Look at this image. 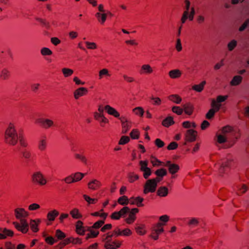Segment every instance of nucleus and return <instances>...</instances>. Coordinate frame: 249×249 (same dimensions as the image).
I'll return each instance as SVG.
<instances>
[{"label": "nucleus", "instance_id": "3", "mask_svg": "<svg viewBox=\"0 0 249 249\" xmlns=\"http://www.w3.org/2000/svg\"><path fill=\"white\" fill-rule=\"evenodd\" d=\"M15 216L17 219H20V223L14 222L13 225L15 228L22 233H26L29 230V224L23 218L27 217L29 213L23 208H17L15 210Z\"/></svg>", "mask_w": 249, "mask_h": 249}, {"label": "nucleus", "instance_id": "22", "mask_svg": "<svg viewBox=\"0 0 249 249\" xmlns=\"http://www.w3.org/2000/svg\"><path fill=\"white\" fill-rule=\"evenodd\" d=\"M243 78L240 75H235L233 77L230 82V85L231 86H237L240 85L242 81Z\"/></svg>", "mask_w": 249, "mask_h": 249}, {"label": "nucleus", "instance_id": "36", "mask_svg": "<svg viewBox=\"0 0 249 249\" xmlns=\"http://www.w3.org/2000/svg\"><path fill=\"white\" fill-rule=\"evenodd\" d=\"M47 146V142L45 140L41 139L38 141V148L41 151L45 150Z\"/></svg>", "mask_w": 249, "mask_h": 249}, {"label": "nucleus", "instance_id": "34", "mask_svg": "<svg viewBox=\"0 0 249 249\" xmlns=\"http://www.w3.org/2000/svg\"><path fill=\"white\" fill-rule=\"evenodd\" d=\"M62 72L65 77H68L72 75L73 71L70 68H64L62 69Z\"/></svg>", "mask_w": 249, "mask_h": 249}, {"label": "nucleus", "instance_id": "24", "mask_svg": "<svg viewBox=\"0 0 249 249\" xmlns=\"http://www.w3.org/2000/svg\"><path fill=\"white\" fill-rule=\"evenodd\" d=\"M183 107V110L186 114L190 115L192 114L194 110V107L192 105L188 103L184 105Z\"/></svg>", "mask_w": 249, "mask_h": 249}, {"label": "nucleus", "instance_id": "11", "mask_svg": "<svg viewBox=\"0 0 249 249\" xmlns=\"http://www.w3.org/2000/svg\"><path fill=\"white\" fill-rule=\"evenodd\" d=\"M141 73L144 74H151L153 73L154 69L149 64H144L141 67Z\"/></svg>", "mask_w": 249, "mask_h": 249}, {"label": "nucleus", "instance_id": "38", "mask_svg": "<svg viewBox=\"0 0 249 249\" xmlns=\"http://www.w3.org/2000/svg\"><path fill=\"white\" fill-rule=\"evenodd\" d=\"M128 178L129 182L132 183L135 180L138 179L139 176L137 174H135L133 172H131L128 174Z\"/></svg>", "mask_w": 249, "mask_h": 249}, {"label": "nucleus", "instance_id": "8", "mask_svg": "<svg viewBox=\"0 0 249 249\" xmlns=\"http://www.w3.org/2000/svg\"><path fill=\"white\" fill-rule=\"evenodd\" d=\"M88 92L87 88L85 87H80L76 89L73 93L74 98L78 100L80 97L84 96Z\"/></svg>", "mask_w": 249, "mask_h": 249}, {"label": "nucleus", "instance_id": "50", "mask_svg": "<svg viewBox=\"0 0 249 249\" xmlns=\"http://www.w3.org/2000/svg\"><path fill=\"white\" fill-rule=\"evenodd\" d=\"M120 216L124 217L125 215L130 212V209L128 207H124L120 211L118 212Z\"/></svg>", "mask_w": 249, "mask_h": 249}, {"label": "nucleus", "instance_id": "30", "mask_svg": "<svg viewBox=\"0 0 249 249\" xmlns=\"http://www.w3.org/2000/svg\"><path fill=\"white\" fill-rule=\"evenodd\" d=\"M237 46V41L235 39H232L227 44V49L229 52L232 51Z\"/></svg>", "mask_w": 249, "mask_h": 249}, {"label": "nucleus", "instance_id": "49", "mask_svg": "<svg viewBox=\"0 0 249 249\" xmlns=\"http://www.w3.org/2000/svg\"><path fill=\"white\" fill-rule=\"evenodd\" d=\"M172 110L174 113L178 115H181L183 112V109L178 106H174L172 108Z\"/></svg>", "mask_w": 249, "mask_h": 249}, {"label": "nucleus", "instance_id": "20", "mask_svg": "<svg viewBox=\"0 0 249 249\" xmlns=\"http://www.w3.org/2000/svg\"><path fill=\"white\" fill-rule=\"evenodd\" d=\"M101 184L99 181L97 179H93L89 182L88 186L89 189L95 190L97 189Z\"/></svg>", "mask_w": 249, "mask_h": 249}, {"label": "nucleus", "instance_id": "47", "mask_svg": "<svg viewBox=\"0 0 249 249\" xmlns=\"http://www.w3.org/2000/svg\"><path fill=\"white\" fill-rule=\"evenodd\" d=\"M105 223V219L100 220L96 222L92 227V229H97L100 228Z\"/></svg>", "mask_w": 249, "mask_h": 249}, {"label": "nucleus", "instance_id": "5", "mask_svg": "<svg viewBox=\"0 0 249 249\" xmlns=\"http://www.w3.org/2000/svg\"><path fill=\"white\" fill-rule=\"evenodd\" d=\"M148 163L147 160H141L139 162L140 170L143 173V176L145 179H147L152 174L151 170L147 166Z\"/></svg>", "mask_w": 249, "mask_h": 249}, {"label": "nucleus", "instance_id": "60", "mask_svg": "<svg viewBox=\"0 0 249 249\" xmlns=\"http://www.w3.org/2000/svg\"><path fill=\"white\" fill-rule=\"evenodd\" d=\"M45 241L47 243L51 245H53L54 243L57 241V240L54 239V238H53L52 236L47 237L45 238Z\"/></svg>", "mask_w": 249, "mask_h": 249}, {"label": "nucleus", "instance_id": "21", "mask_svg": "<svg viewBox=\"0 0 249 249\" xmlns=\"http://www.w3.org/2000/svg\"><path fill=\"white\" fill-rule=\"evenodd\" d=\"M132 113L136 116L142 118L144 113V109L141 107H137L132 110Z\"/></svg>", "mask_w": 249, "mask_h": 249}, {"label": "nucleus", "instance_id": "29", "mask_svg": "<svg viewBox=\"0 0 249 249\" xmlns=\"http://www.w3.org/2000/svg\"><path fill=\"white\" fill-rule=\"evenodd\" d=\"M38 124H52L54 123L52 120L49 118H40L38 119L36 122Z\"/></svg>", "mask_w": 249, "mask_h": 249}, {"label": "nucleus", "instance_id": "62", "mask_svg": "<svg viewBox=\"0 0 249 249\" xmlns=\"http://www.w3.org/2000/svg\"><path fill=\"white\" fill-rule=\"evenodd\" d=\"M73 81L76 85H84L85 83L82 81L77 76H74L73 78Z\"/></svg>", "mask_w": 249, "mask_h": 249}, {"label": "nucleus", "instance_id": "48", "mask_svg": "<svg viewBox=\"0 0 249 249\" xmlns=\"http://www.w3.org/2000/svg\"><path fill=\"white\" fill-rule=\"evenodd\" d=\"M195 13L196 12L194 7H191L190 11L187 12V14L188 15V18L190 21L193 20Z\"/></svg>", "mask_w": 249, "mask_h": 249}, {"label": "nucleus", "instance_id": "64", "mask_svg": "<svg viewBox=\"0 0 249 249\" xmlns=\"http://www.w3.org/2000/svg\"><path fill=\"white\" fill-rule=\"evenodd\" d=\"M249 25V19H247L239 27V30L240 32L243 31Z\"/></svg>", "mask_w": 249, "mask_h": 249}, {"label": "nucleus", "instance_id": "19", "mask_svg": "<svg viewBox=\"0 0 249 249\" xmlns=\"http://www.w3.org/2000/svg\"><path fill=\"white\" fill-rule=\"evenodd\" d=\"M76 228L77 232L81 235L84 234L85 231H87V228L83 226V222L81 221H78L76 225Z\"/></svg>", "mask_w": 249, "mask_h": 249}, {"label": "nucleus", "instance_id": "7", "mask_svg": "<svg viewBox=\"0 0 249 249\" xmlns=\"http://www.w3.org/2000/svg\"><path fill=\"white\" fill-rule=\"evenodd\" d=\"M211 106L212 108L210 109L206 114V118L209 119L212 118L214 115L215 113L218 111L219 109V106L215 102V100H212Z\"/></svg>", "mask_w": 249, "mask_h": 249}, {"label": "nucleus", "instance_id": "51", "mask_svg": "<svg viewBox=\"0 0 249 249\" xmlns=\"http://www.w3.org/2000/svg\"><path fill=\"white\" fill-rule=\"evenodd\" d=\"M74 156L76 159L80 160L85 164H87V159L85 156L79 154H75Z\"/></svg>", "mask_w": 249, "mask_h": 249}, {"label": "nucleus", "instance_id": "40", "mask_svg": "<svg viewBox=\"0 0 249 249\" xmlns=\"http://www.w3.org/2000/svg\"><path fill=\"white\" fill-rule=\"evenodd\" d=\"M21 154H22V156L25 159L28 160H31V157H32V154L30 151H29L27 149H24V150H23L22 151H21Z\"/></svg>", "mask_w": 249, "mask_h": 249}, {"label": "nucleus", "instance_id": "15", "mask_svg": "<svg viewBox=\"0 0 249 249\" xmlns=\"http://www.w3.org/2000/svg\"><path fill=\"white\" fill-rule=\"evenodd\" d=\"M182 74V71L179 69H173L168 72L169 76L171 79H178Z\"/></svg>", "mask_w": 249, "mask_h": 249}, {"label": "nucleus", "instance_id": "27", "mask_svg": "<svg viewBox=\"0 0 249 249\" xmlns=\"http://www.w3.org/2000/svg\"><path fill=\"white\" fill-rule=\"evenodd\" d=\"M40 222V220L39 219L31 220L30 225L31 229L34 232H36L38 231L37 226L38 223H39Z\"/></svg>", "mask_w": 249, "mask_h": 249}, {"label": "nucleus", "instance_id": "41", "mask_svg": "<svg viewBox=\"0 0 249 249\" xmlns=\"http://www.w3.org/2000/svg\"><path fill=\"white\" fill-rule=\"evenodd\" d=\"M41 54L42 55H51L52 54V51L48 48L44 47L42 48L40 50Z\"/></svg>", "mask_w": 249, "mask_h": 249}, {"label": "nucleus", "instance_id": "58", "mask_svg": "<svg viewBox=\"0 0 249 249\" xmlns=\"http://www.w3.org/2000/svg\"><path fill=\"white\" fill-rule=\"evenodd\" d=\"M199 223V222L196 218H192L189 222H188V225L190 226H192V227L196 226Z\"/></svg>", "mask_w": 249, "mask_h": 249}, {"label": "nucleus", "instance_id": "10", "mask_svg": "<svg viewBox=\"0 0 249 249\" xmlns=\"http://www.w3.org/2000/svg\"><path fill=\"white\" fill-rule=\"evenodd\" d=\"M164 166L168 168L169 172L172 175L177 173L179 169V167L178 165L172 163L169 160L166 162Z\"/></svg>", "mask_w": 249, "mask_h": 249}, {"label": "nucleus", "instance_id": "12", "mask_svg": "<svg viewBox=\"0 0 249 249\" xmlns=\"http://www.w3.org/2000/svg\"><path fill=\"white\" fill-rule=\"evenodd\" d=\"M120 245L117 241L111 242V240H107L105 243L104 247L107 249H116L120 247Z\"/></svg>", "mask_w": 249, "mask_h": 249}, {"label": "nucleus", "instance_id": "25", "mask_svg": "<svg viewBox=\"0 0 249 249\" xmlns=\"http://www.w3.org/2000/svg\"><path fill=\"white\" fill-rule=\"evenodd\" d=\"M168 194V189L166 187L162 186L160 187L157 191V195L160 196L165 197Z\"/></svg>", "mask_w": 249, "mask_h": 249}, {"label": "nucleus", "instance_id": "16", "mask_svg": "<svg viewBox=\"0 0 249 249\" xmlns=\"http://www.w3.org/2000/svg\"><path fill=\"white\" fill-rule=\"evenodd\" d=\"M95 16L98 22L101 24H103L107 19V13L105 12L103 13L97 12Z\"/></svg>", "mask_w": 249, "mask_h": 249}, {"label": "nucleus", "instance_id": "18", "mask_svg": "<svg viewBox=\"0 0 249 249\" xmlns=\"http://www.w3.org/2000/svg\"><path fill=\"white\" fill-rule=\"evenodd\" d=\"M196 132L193 129H189L187 130L186 137L187 141L189 142H193L196 140Z\"/></svg>", "mask_w": 249, "mask_h": 249}, {"label": "nucleus", "instance_id": "23", "mask_svg": "<svg viewBox=\"0 0 249 249\" xmlns=\"http://www.w3.org/2000/svg\"><path fill=\"white\" fill-rule=\"evenodd\" d=\"M168 99L173 103L179 104L182 101L181 97L178 94H172L168 96Z\"/></svg>", "mask_w": 249, "mask_h": 249}, {"label": "nucleus", "instance_id": "37", "mask_svg": "<svg viewBox=\"0 0 249 249\" xmlns=\"http://www.w3.org/2000/svg\"><path fill=\"white\" fill-rule=\"evenodd\" d=\"M118 202L122 205H126L129 203V200L126 196H123L119 198Z\"/></svg>", "mask_w": 249, "mask_h": 249}, {"label": "nucleus", "instance_id": "42", "mask_svg": "<svg viewBox=\"0 0 249 249\" xmlns=\"http://www.w3.org/2000/svg\"><path fill=\"white\" fill-rule=\"evenodd\" d=\"M228 97V95L218 96L217 97L216 100H215V102L219 105V108H220V106H221V105L220 104V103L224 102L227 99Z\"/></svg>", "mask_w": 249, "mask_h": 249}, {"label": "nucleus", "instance_id": "57", "mask_svg": "<svg viewBox=\"0 0 249 249\" xmlns=\"http://www.w3.org/2000/svg\"><path fill=\"white\" fill-rule=\"evenodd\" d=\"M135 203L137 205L138 207H141L143 205L142 203V201H143V198L140 197L138 196L136 198H134Z\"/></svg>", "mask_w": 249, "mask_h": 249}, {"label": "nucleus", "instance_id": "9", "mask_svg": "<svg viewBox=\"0 0 249 249\" xmlns=\"http://www.w3.org/2000/svg\"><path fill=\"white\" fill-rule=\"evenodd\" d=\"M105 110L108 114L111 115L115 118H119L120 116V113L115 108L109 105H106L105 106Z\"/></svg>", "mask_w": 249, "mask_h": 249}, {"label": "nucleus", "instance_id": "45", "mask_svg": "<svg viewBox=\"0 0 249 249\" xmlns=\"http://www.w3.org/2000/svg\"><path fill=\"white\" fill-rule=\"evenodd\" d=\"M86 174L81 173L80 172H77L74 174V182L78 181L82 179V178L85 176Z\"/></svg>", "mask_w": 249, "mask_h": 249}, {"label": "nucleus", "instance_id": "17", "mask_svg": "<svg viewBox=\"0 0 249 249\" xmlns=\"http://www.w3.org/2000/svg\"><path fill=\"white\" fill-rule=\"evenodd\" d=\"M111 74L108 69L104 68L100 70L98 72V79L102 80L105 78H108L110 77Z\"/></svg>", "mask_w": 249, "mask_h": 249}, {"label": "nucleus", "instance_id": "14", "mask_svg": "<svg viewBox=\"0 0 249 249\" xmlns=\"http://www.w3.org/2000/svg\"><path fill=\"white\" fill-rule=\"evenodd\" d=\"M14 232L11 230L0 228V239H5L7 236H12Z\"/></svg>", "mask_w": 249, "mask_h": 249}, {"label": "nucleus", "instance_id": "4", "mask_svg": "<svg viewBox=\"0 0 249 249\" xmlns=\"http://www.w3.org/2000/svg\"><path fill=\"white\" fill-rule=\"evenodd\" d=\"M157 186V185L155 179H148L144 185L143 193L147 194L149 192H155Z\"/></svg>", "mask_w": 249, "mask_h": 249}, {"label": "nucleus", "instance_id": "32", "mask_svg": "<svg viewBox=\"0 0 249 249\" xmlns=\"http://www.w3.org/2000/svg\"><path fill=\"white\" fill-rule=\"evenodd\" d=\"M87 230L89 231V233L88 234L87 238L96 237L99 233L98 231L93 230L92 228L91 227H87Z\"/></svg>", "mask_w": 249, "mask_h": 249}, {"label": "nucleus", "instance_id": "63", "mask_svg": "<svg viewBox=\"0 0 249 249\" xmlns=\"http://www.w3.org/2000/svg\"><path fill=\"white\" fill-rule=\"evenodd\" d=\"M151 99L153 101V105L156 106H159L161 104V101L159 97H151Z\"/></svg>", "mask_w": 249, "mask_h": 249}, {"label": "nucleus", "instance_id": "61", "mask_svg": "<svg viewBox=\"0 0 249 249\" xmlns=\"http://www.w3.org/2000/svg\"><path fill=\"white\" fill-rule=\"evenodd\" d=\"M135 216L134 214L129 213L128 217L126 218L125 221L128 224H131L135 220Z\"/></svg>", "mask_w": 249, "mask_h": 249}, {"label": "nucleus", "instance_id": "13", "mask_svg": "<svg viewBox=\"0 0 249 249\" xmlns=\"http://www.w3.org/2000/svg\"><path fill=\"white\" fill-rule=\"evenodd\" d=\"M231 161L228 159L224 160L221 163H219V172L220 174L224 173L227 171L230 166Z\"/></svg>", "mask_w": 249, "mask_h": 249}, {"label": "nucleus", "instance_id": "52", "mask_svg": "<svg viewBox=\"0 0 249 249\" xmlns=\"http://www.w3.org/2000/svg\"><path fill=\"white\" fill-rule=\"evenodd\" d=\"M139 134V132L137 129H133L130 133V137L133 139H138Z\"/></svg>", "mask_w": 249, "mask_h": 249}, {"label": "nucleus", "instance_id": "2", "mask_svg": "<svg viewBox=\"0 0 249 249\" xmlns=\"http://www.w3.org/2000/svg\"><path fill=\"white\" fill-rule=\"evenodd\" d=\"M18 139L21 146L23 147L27 146V143L22 139L20 133L19 134V137H18L17 131L14 125H9L5 132V141L6 143L15 145L17 143Z\"/></svg>", "mask_w": 249, "mask_h": 249}, {"label": "nucleus", "instance_id": "53", "mask_svg": "<svg viewBox=\"0 0 249 249\" xmlns=\"http://www.w3.org/2000/svg\"><path fill=\"white\" fill-rule=\"evenodd\" d=\"M174 123L173 117L169 116L163 121L162 124H172Z\"/></svg>", "mask_w": 249, "mask_h": 249}, {"label": "nucleus", "instance_id": "39", "mask_svg": "<svg viewBox=\"0 0 249 249\" xmlns=\"http://www.w3.org/2000/svg\"><path fill=\"white\" fill-rule=\"evenodd\" d=\"M155 174L157 176V177L162 178L164 176L167 175V172L165 169L161 168L156 170Z\"/></svg>", "mask_w": 249, "mask_h": 249}, {"label": "nucleus", "instance_id": "6", "mask_svg": "<svg viewBox=\"0 0 249 249\" xmlns=\"http://www.w3.org/2000/svg\"><path fill=\"white\" fill-rule=\"evenodd\" d=\"M32 181L38 183L41 185H44L46 183V180L43 175L40 172H36L32 176Z\"/></svg>", "mask_w": 249, "mask_h": 249}, {"label": "nucleus", "instance_id": "35", "mask_svg": "<svg viewBox=\"0 0 249 249\" xmlns=\"http://www.w3.org/2000/svg\"><path fill=\"white\" fill-rule=\"evenodd\" d=\"M9 75L10 72L8 70L6 69H3L1 70L0 74V77L1 79L3 80H6L8 79Z\"/></svg>", "mask_w": 249, "mask_h": 249}, {"label": "nucleus", "instance_id": "33", "mask_svg": "<svg viewBox=\"0 0 249 249\" xmlns=\"http://www.w3.org/2000/svg\"><path fill=\"white\" fill-rule=\"evenodd\" d=\"M85 43L88 50H96L98 48V46L95 42L86 41Z\"/></svg>", "mask_w": 249, "mask_h": 249}, {"label": "nucleus", "instance_id": "31", "mask_svg": "<svg viewBox=\"0 0 249 249\" xmlns=\"http://www.w3.org/2000/svg\"><path fill=\"white\" fill-rule=\"evenodd\" d=\"M58 215L59 212L55 210H53L48 213L47 217L49 220L52 221H53L55 219V218Z\"/></svg>", "mask_w": 249, "mask_h": 249}, {"label": "nucleus", "instance_id": "59", "mask_svg": "<svg viewBox=\"0 0 249 249\" xmlns=\"http://www.w3.org/2000/svg\"><path fill=\"white\" fill-rule=\"evenodd\" d=\"M136 232L140 235H144L146 231L143 230V228L142 226H137L135 228Z\"/></svg>", "mask_w": 249, "mask_h": 249}, {"label": "nucleus", "instance_id": "56", "mask_svg": "<svg viewBox=\"0 0 249 249\" xmlns=\"http://www.w3.org/2000/svg\"><path fill=\"white\" fill-rule=\"evenodd\" d=\"M69 37L71 39H74L78 36V33L75 31H71L68 34Z\"/></svg>", "mask_w": 249, "mask_h": 249}, {"label": "nucleus", "instance_id": "28", "mask_svg": "<svg viewBox=\"0 0 249 249\" xmlns=\"http://www.w3.org/2000/svg\"><path fill=\"white\" fill-rule=\"evenodd\" d=\"M206 84V81H203L199 84L195 85L192 87V89L197 92H200L203 89Z\"/></svg>", "mask_w": 249, "mask_h": 249}, {"label": "nucleus", "instance_id": "54", "mask_svg": "<svg viewBox=\"0 0 249 249\" xmlns=\"http://www.w3.org/2000/svg\"><path fill=\"white\" fill-rule=\"evenodd\" d=\"M196 20L198 24H203L206 20L205 16L202 14L198 15L196 18Z\"/></svg>", "mask_w": 249, "mask_h": 249}, {"label": "nucleus", "instance_id": "1", "mask_svg": "<svg viewBox=\"0 0 249 249\" xmlns=\"http://www.w3.org/2000/svg\"><path fill=\"white\" fill-rule=\"evenodd\" d=\"M217 141L219 143H223L227 140L233 141L237 140L240 136L239 130L232 125H225L219 130L216 134Z\"/></svg>", "mask_w": 249, "mask_h": 249}, {"label": "nucleus", "instance_id": "43", "mask_svg": "<svg viewBox=\"0 0 249 249\" xmlns=\"http://www.w3.org/2000/svg\"><path fill=\"white\" fill-rule=\"evenodd\" d=\"M70 214L73 218L78 219L81 217L82 215L79 213L77 209H74L70 212Z\"/></svg>", "mask_w": 249, "mask_h": 249}, {"label": "nucleus", "instance_id": "46", "mask_svg": "<svg viewBox=\"0 0 249 249\" xmlns=\"http://www.w3.org/2000/svg\"><path fill=\"white\" fill-rule=\"evenodd\" d=\"M123 77L124 80L127 83H133L135 81L134 77L126 74H124Z\"/></svg>", "mask_w": 249, "mask_h": 249}, {"label": "nucleus", "instance_id": "44", "mask_svg": "<svg viewBox=\"0 0 249 249\" xmlns=\"http://www.w3.org/2000/svg\"><path fill=\"white\" fill-rule=\"evenodd\" d=\"M55 236L58 240H62L66 237V234L60 230H57L55 232Z\"/></svg>", "mask_w": 249, "mask_h": 249}, {"label": "nucleus", "instance_id": "26", "mask_svg": "<svg viewBox=\"0 0 249 249\" xmlns=\"http://www.w3.org/2000/svg\"><path fill=\"white\" fill-rule=\"evenodd\" d=\"M164 224L161 223H158L156 226L152 229V231L153 233L159 234L164 231L163 229L161 227Z\"/></svg>", "mask_w": 249, "mask_h": 249}, {"label": "nucleus", "instance_id": "55", "mask_svg": "<svg viewBox=\"0 0 249 249\" xmlns=\"http://www.w3.org/2000/svg\"><path fill=\"white\" fill-rule=\"evenodd\" d=\"M130 141V138L128 136H122L119 142V144L124 145Z\"/></svg>", "mask_w": 249, "mask_h": 249}]
</instances>
